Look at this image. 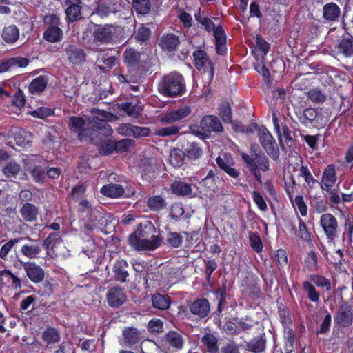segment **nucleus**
I'll use <instances>...</instances> for the list:
<instances>
[{"instance_id":"nucleus-9","label":"nucleus","mask_w":353,"mask_h":353,"mask_svg":"<svg viewBox=\"0 0 353 353\" xmlns=\"http://www.w3.org/2000/svg\"><path fill=\"white\" fill-rule=\"evenodd\" d=\"M334 321L343 327L351 325L353 322V306L347 303L341 305L334 316Z\"/></svg>"},{"instance_id":"nucleus-16","label":"nucleus","mask_w":353,"mask_h":353,"mask_svg":"<svg viewBox=\"0 0 353 353\" xmlns=\"http://www.w3.org/2000/svg\"><path fill=\"white\" fill-rule=\"evenodd\" d=\"M65 51L68 61L73 64H81L85 61V53L83 49L70 45Z\"/></svg>"},{"instance_id":"nucleus-6","label":"nucleus","mask_w":353,"mask_h":353,"mask_svg":"<svg viewBox=\"0 0 353 353\" xmlns=\"http://www.w3.org/2000/svg\"><path fill=\"white\" fill-rule=\"evenodd\" d=\"M320 225L327 238L333 241L338 236V222L331 214H323L320 217Z\"/></svg>"},{"instance_id":"nucleus-22","label":"nucleus","mask_w":353,"mask_h":353,"mask_svg":"<svg viewBox=\"0 0 353 353\" xmlns=\"http://www.w3.org/2000/svg\"><path fill=\"white\" fill-rule=\"evenodd\" d=\"M336 172L333 165H329L324 170L322 177V188L328 190L335 183Z\"/></svg>"},{"instance_id":"nucleus-25","label":"nucleus","mask_w":353,"mask_h":353,"mask_svg":"<svg viewBox=\"0 0 353 353\" xmlns=\"http://www.w3.org/2000/svg\"><path fill=\"white\" fill-rule=\"evenodd\" d=\"M63 36V31L58 26H50L43 33V38L50 43L60 41Z\"/></svg>"},{"instance_id":"nucleus-24","label":"nucleus","mask_w":353,"mask_h":353,"mask_svg":"<svg viewBox=\"0 0 353 353\" xmlns=\"http://www.w3.org/2000/svg\"><path fill=\"white\" fill-rule=\"evenodd\" d=\"M101 193L108 197L118 198L123 196L125 192L124 188L119 184L110 183L103 185L100 190Z\"/></svg>"},{"instance_id":"nucleus-53","label":"nucleus","mask_w":353,"mask_h":353,"mask_svg":"<svg viewBox=\"0 0 353 353\" xmlns=\"http://www.w3.org/2000/svg\"><path fill=\"white\" fill-rule=\"evenodd\" d=\"M0 276H9L12 280V286L15 290H19L21 288V280L14 275L10 270H3L0 271Z\"/></svg>"},{"instance_id":"nucleus-35","label":"nucleus","mask_w":353,"mask_h":353,"mask_svg":"<svg viewBox=\"0 0 353 353\" xmlns=\"http://www.w3.org/2000/svg\"><path fill=\"white\" fill-rule=\"evenodd\" d=\"M152 302L154 308L161 310L168 309L170 305V298L159 293L152 296Z\"/></svg>"},{"instance_id":"nucleus-37","label":"nucleus","mask_w":353,"mask_h":353,"mask_svg":"<svg viewBox=\"0 0 353 353\" xmlns=\"http://www.w3.org/2000/svg\"><path fill=\"white\" fill-rule=\"evenodd\" d=\"M248 350L254 353L262 352L265 347V339L264 336L254 338L247 344Z\"/></svg>"},{"instance_id":"nucleus-45","label":"nucleus","mask_w":353,"mask_h":353,"mask_svg":"<svg viewBox=\"0 0 353 353\" xmlns=\"http://www.w3.org/2000/svg\"><path fill=\"white\" fill-rule=\"evenodd\" d=\"M299 176L303 177L305 181L310 188H312L314 185L317 183L315 179L313 177L311 172L307 166L302 165L299 169Z\"/></svg>"},{"instance_id":"nucleus-4","label":"nucleus","mask_w":353,"mask_h":353,"mask_svg":"<svg viewBox=\"0 0 353 353\" xmlns=\"http://www.w3.org/2000/svg\"><path fill=\"white\" fill-rule=\"evenodd\" d=\"M258 137L259 142L267 153L273 159H277L279 157L278 146L268 129L264 127L258 128Z\"/></svg>"},{"instance_id":"nucleus-62","label":"nucleus","mask_w":353,"mask_h":353,"mask_svg":"<svg viewBox=\"0 0 353 353\" xmlns=\"http://www.w3.org/2000/svg\"><path fill=\"white\" fill-rule=\"evenodd\" d=\"M54 114V110L47 108H40L32 112V115L34 117L45 119Z\"/></svg>"},{"instance_id":"nucleus-3","label":"nucleus","mask_w":353,"mask_h":353,"mask_svg":"<svg viewBox=\"0 0 353 353\" xmlns=\"http://www.w3.org/2000/svg\"><path fill=\"white\" fill-rule=\"evenodd\" d=\"M130 245L137 251H150L158 248L162 239L159 236H152V239H144L134 233L130 234L128 239Z\"/></svg>"},{"instance_id":"nucleus-34","label":"nucleus","mask_w":353,"mask_h":353,"mask_svg":"<svg viewBox=\"0 0 353 353\" xmlns=\"http://www.w3.org/2000/svg\"><path fill=\"white\" fill-rule=\"evenodd\" d=\"M14 141L17 145L21 147L30 145L32 134L30 132L22 130H16L14 132Z\"/></svg>"},{"instance_id":"nucleus-48","label":"nucleus","mask_w":353,"mask_h":353,"mask_svg":"<svg viewBox=\"0 0 353 353\" xmlns=\"http://www.w3.org/2000/svg\"><path fill=\"white\" fill-rule=\"evenodd\" d=\"M304 291L307 293L309 299L312 302H318L320 294L310 282L305 281L303 283Z\"/></svg>"},{"instance_id":"nucleus-50","label":"nucleus","mask_w":353,"mask_h":353,"mask_svg":"<svg viewBox=\"0 0 353 353\" xmlns=\"http://www.w3.org/2000/svg\"><path fill=\"white\" fill-rule=\"evenodd\" d=\"M121 109L126 112V114L133 118H137L141 112L139 106L132 104V103H126L121 105Z\"/></svg>"},{"instance_id":"nucleus-59","label":"nucleus","mask_w":353,"mask_h":353,"mask_svg":"<svg viewBox=\"0 0 353 353\" xmlns=\"http://www.w3.org/2000/svg\"><path fill=\"white\" fill-rule=\"evenodd\" d=\"M12 105L21 110L25 105V97L21 90H19L12 99Z\"/></svg>"},{"instance_id":"nucleus-11","label":"nucleus","mask_w":353,"mask_h":353,"mask_svg":"<svg viewBox=\"0 0 353 353\" xmlns=\"http://www.w3.org/2000/svg\"><path fill=\"white\" fill-rule=\"evenodd\" d=\"M126 294L121 288L114 287L108 291L107 301L110 306L119 307L126 301Z\"/></svg>"},{"instance_id":"nucleus-36","label":"nucleus","mask_w":353,"mask_h":353,"mask_svg":"<svg viewBox=\"0 0 353 353\" xmlns=\"http://www.w3.org/2000/svg\"><path fill=\"white\" fill-rule=\"evenodd\" d=\"M171 190L173 193L181 195L187 196L192 194L191 185L183 181H175L171 185Z\"/></svg>"},{"instance_id":"nucleus-39","label":"nucleus","mask_w":353,"mask_h":353,"mask_svg":"<svg viewBox=\"0 0 353 353\" xmlns=\"http://www.w3.org/2000/svg\"><path fill=\"white\" fill-rule=\"evenodd\" d=\"M185 152L179 148H174L170 152V163L174 168L181 167L183 164Z\"/></svg>"},{"instance_id":"nucleus-17","label":"nucleus","mask_w":353,"mask_h":353,"mask_svg":"<svg viewBox=\"0 0 353 353\" xmlns=\"http://www.w3.org/2000/svg\"><path fill=\"white\" fill-rule=\"evenodd\" d=\"M200 126L204 132H221L223 130L222 125L217 117L206 116L200 122Z\"/></svg>"},{"instance_id":"nucleus-18","label":"nucleus","mask_w":353,"mask_h":353,"mask_svg":"<svg viewBox=\"0 0 353 353\" xmlns=\"http://www.w3.org/2000/svg\"><path fill=\"white\" fill-rule=\"evenodd\" d=\"M19 213L25 221L32 222L37 219L39 208L34 204L26 202L19 210Z\"/></svg>"},{"instance_id":"nucleus-29","label":"nucleus","mask_w":353,"mask_h":353,"mask_svg":"<svg viewBox=\"0 0 353 353\" xmlns=\"http://www.w3.org/2000/svg\"><path fill=\"white\" fill-rule=\"evenodd\" d=\"M41 249L39 245L34 243H26L21 246V253L30 259H37Z\"/></svg>"},{"instance_id":"nucleus-5","label":"nucleus","mask_w":353,"mask_h":353,"mask_svg":"<svg viewBox=\"0 0 353 353\" xmlns=\"http://www.w3.org/2000/svg\"><path fill=\"white\" fill-rule=\"evenodd\" d=\"M193 56L197 69H203V74L208 79V81H212L214 74V69L212 63L206 57V53L204 51L199 50L194 52Z\"/></svg>"},{"instance_id":"nucleus-47","label":"nucleus","mask_w":353,"mask_h":353,"mask_svg":"<svg viewBox=\"0 0 353 353\" xmlns=\"http://www.w3.org/2000/svg\"><path fill=\"white\" fill-rule=\"evenodd\" d=\"M125 61L130 65H136L140 60V53L134 49L130 48L124 53Z\"/></svg>"},{"instance_id":"nucleus-31","label":"nucleus","mask_w":353,"mask_h":353,"mask_svg":"<svg viewBox=\"0 0 353 353\" xmlns=\"http://www.w3.org/2000/svg\"><path fill=\"white\" fill-rule=\"evenodd\" d=\"M338 52L349 57L353 55V39L344 38L341 39L336 47Z\"/></svg>"},{"instance_id":"nucleus-15","label":"nucleus","mask_w":353,"mask_h":353,"mask_svg":"<svg viewBox=\"0 0 353 353\" xmlns=\"http://www.w3.org/2000/svg\"><path fill=\"white\" fill-rule=\"evenodd\" d=\"M29 60L23 57H12L0 62V73L17 68L18 67H26Z\"/></svg>"},{"instance_id":"nucleus-12","label":"nucleus","mask_w":353,"mask_h":353,"mask_svg":"<svg viewBox=\"0 0 353 353\" xmlns=\"http://www.w3.org/2000/svg\"><path fill=\"white\" fill-rule=\"evenodd\" d=\"M189 307L191 313L199 319L206 317L210 313V304L206 299H199L194 301Z\"/></svg>"},{"instance_id":"nucleus-51","label":"nucleus","mask_w":353,"mask_h":353,"mask_svg":"<svg viewBox=\"0 0 353 353\" xmlns=\"http://www.w3.org/2000/svg\"><path fill=\"white\" fill-rule=\"evenodd\" d=\"M61 239L57 233H51L43 242V247L47 250L48 253L49 250H53L54 248L59 244Z\"/></svg>"},{"instance_id":"nucleus-40","label":"nucleus","mask_w":353,"mask_h":353,"mask_svg":"<svg viewBox=\"0 0 353 353\" xmlns=\"http://www.w3.org/2000/svg\"><path fill=\"white\" fill-rule=\"evenodd\" d=\"M185 156L190 160L199 159L203 154L202 148L196 143H190L185 150Z\"/></svg>"},{"instance_id":"nucleus-1","label":"nucleus","mask_w":353,"mask_h":353,"mask_svg":"<svg viewBox=\"0 0 353 353\" xmlns=\"http://www.w3.org/2000/svg\"><path fill=\"white\" fill-rule=\"evenodd\" d=\"M159 91L166 97H175L183 94L185 90L183 77L177 72L164 76L159 84Z\"/></svg>"},{"instance_id":"nucleus-55","label":"nucleus","mask_w":353,"mask_h":353,"mask_svg":"<svg viewBox=\"0 0 353 353\" xmlns=\"http://www.w3.org/2000/svg\"><path fill=\"white\" fill-rule=\"evenodd\" d=\"M29 171L35 182L41 183L44 181L46 178V172L42 168L35 166L30 169Z\"/></svg>"},{"instance_id":"nucleus-58","label":"nucleus","mask_w":353,"mask_h":353,"mask_svg":"<svg viewBox=\"0 0 353 353\" xmlns=\"http://www.w3.org/2000/svg\"><path fill=\"white\" fill-rule=\"evenodd\" d=\"M312 281L319 287H325L326 290L331 288V283L327 279L318 275H312L310 276Z\"/></svg>"},{"instance_id":"nucleus-49","label":"nucleus","mask_w":353,"mask_h":353,"mask_svg":"<svg viewBox=\"0 0 353 353\" xmlns=\"http://www.w3.org/2000/svg\"><path fill=\"white\" fill-rule=\"evenodd\" d=\"M219 116L225 123L232 122L231 108L228 102H223L219 108Z\"/></svg>"},{"instance_id":"nucleus-60","label":"nucleus","mask_w":353,"mask_h":353,"mask_svg":"<svg viewBox=\"0 0 353 353\" xmlns=\"http://www.w3.org/2000/svg\"><path fill=\"white\" fill-rule=\"evenodd\" d=\"M150 30L148 28L145 26L139 27L135 33L136 38L141 41H146L150 38Z\"/></svg>"},{"instance_id":"nucleus-8","label":"nucleus","mask_w":353,"mask_h":353,"mask_svg":"<svg viewBox=\"0 0 353 353\" xmlns=\"http://www.w3.org/2000/svg\"><path fill=\"white\" fill-rule=\"evenodd\" d=\"M116 28L110 25L99 26L93 32V40L99 44H108L111 43L114 37Z\"/></svg>"},{"instance_id":"nucleus-28","label":"nucleus","mask_w":353,"mask_h":353,"mask_svg":"<svg viewBox=\"0 0 353 353\" xmlns=\"http://www.w3.org/2000/svg\"><path fill=\"white\" fill-rule=\"evenodd\" d=\"M68 7L65 10V14L68 21H75L81 18V6L79 2L72 3L70 0L66 1Z\"/></svg>"},{"instance_id":"nucleus-20","label":"nucleus","mask_w":353,"mask_h":353,"mask_svg":"<svg viewBox=\"0 0 353 353\" xmlns=\"http://www.w3.org/2000/svg\"><path fill=\"white\" fill-rule=\"evenodd\" d=\"M341 14V9L334 3H328L323 8V17L327 21H336Z\"/></svg>"},{"instance_id":"nucleus-10","label":"nucleus","mask_w":353,"mask_h":353,"mask_svg":"<svg viewBox=\"0 0 353 353\" xmlns=\"http://www.w3.org/2000/svg\"><path fill=\"white\" fill-rule=\"evenodd\" d=\"M191 113V108L189 106H183L179 109L167 112L164 114L161 121L164 123H171L179 121Z\"/></svg>"},{"instance_id":"nucleus-56","label":"nucleus","mask_w":353,"mask_h":353,"mask_svg":"<svg viewBox=\"0 0 353 353\" xmlns=\"http://www.w3.org/2000/svg\"><path fill=\"white\" fill-rule=\"evenodd\" d=\"M307 97L314 103H322L325 101L326 99L325 95L316 89L310 90L307 92Z\"/></svg>"},{"instance_id":"nucleus-14","label":"nucleus","mask_w":353,"mask_h":353,"mask_svg":"<svg viewBox=\"0 0 353 353\" xmlns=\"http://www.w3.org/2000/svg\"><path fill=\"white\" fill-rule=\"evenodd\" d=\"M163 341L176 350L182 349L185 343L183 333L177 331H170L164 336Z\"/></svg>"},{"instance_id":"nucleus-19","label":"nucleus","mask_w":353,"mask_h":353,"mask_svg":"<svg viewBox=\"0 0 353 353\" xmlns=\"http://www.w3.org/2000/svg\"><path fill=\"white\" fill-rule=\"evenodd\" d=\"M69 126L71 130L78 132L80 139H82L87 127L90 128L88 120L85 121L80 117H71L69 119Z\"/></svg>"},{"instance_id":"nucleus-33","label":"nucleus","mask_w":353,"mask_h":353,"mask_svg":"<svg viewBox=\"0 0 353 353\" xmlns=\"http://www.w3.org/2000/svg\"><path fill=\"white\" fill-rule=\"evenodd\" d=\"M47 83L46 77L39 76L31 82L29 85V90L32 94H39L46 89Z\"/></svg>"},{"instance_id":"nucleus-30","label":"nucleus","mask_w":353,"mask_h":353,"mask_svg":"<svg viewBox=\"0 0 353 353\" xmlns=\"http://www.w3.org/2000/svg\"><path fill=\"white\" fill-rule=\"evenodd\" d=\"M128 264L124 260H118L116 261L113 271L115 274L117 280L122 282L125 281L126 278L128 276L127 271Z\"/></svg>"},{"instance_id":"nucleus-52","label":"nucleus","mask_w":353,"mask_h":353,"mask_svg":"<svg viewBox=\"0 0 353 353\" xmlns=\"http://www.w3.org/2000/svg\"><path fill=\"white\" fill-rule=\"evenodd\" d=\"M21 170V167L15 162H10L3 168V173L7 177L15 176Z\"/></svg>"},{"instance_id":"nucleus-57","label":"nucleus","mask_w":353,"mask_h":353,"mask_svg":"<svg viewBox=\"0 0 353 353\" xmlns=\"http://www.w3.org/2000/svg\"><path fill=\"white\" fill-rule=\"evenodd\" d=\"M148 328L150 332L161 333L163 331V323L161 320L154 319L149 321Z\"/></svg>"},{"instance_id":"nucleus-46","label":"nucleus","mask_w":353,"mask_h":353,"mask_svg":"<svg viewBox=\"0 0 353 353\" xmlns=\"http://www.w3.org/2000/svg\"><path fill=\"white\" fill-rule=\"evenodd\" d=\"M183 236L177 232H169L167 234L166 241L168 244L174 248H178L181 246L183 243Z\"/></svg>"},{"instance_id":"nucleus-43","label":"nucleus","mask_w":353,"mask_h":353,"mask_svg":"<svg viewBox=\"0 0 353 353\" xmlns=\"http://www.w3.org/2000/svg\"><path fill=\"white\" fill-rule=\"evenodd\" d=\"M43 339L48 344L58 343L60 340V333L54 327H48L43 332Z\"/></svg>"},{"instance_id":"nucleus-64","label":"nucleus","mask_w":353,"mask_h":353,"mask_svg":"<svg viewBox=\"0 0 353 353\" xmlns=\"http://www.w3.org/2000/svg\"><path fill=\"white\" fill-rule=\"evenodd\" d=\"M299 232L301 239L305 241H310V234L301 219H299Z\"/></svg>"},{"instance_id":"nucleus-41","label":"nucleus","mask_w":353,"mask_h":353,"mask_svg":"<svg viewBox=\"0 0 353 353\" xmlns=\"http://www.w3.org/2000/svg\"><path fill=\"white\" fill-rule=\"evenodd\" d=\"M124 342L129 345H134L140 340L139 331L135 328L128 327L123 332Z\"/></svg>"},{"instance_id":"nucleus-7","label":"nucleus","mask_w":353,"mask_h":353,"mask_svg":"<svg viewBox=\"0 0 353 353\" xmlns=\"http://www.w3.org/2000/svg\"><path fill=\"white\" fill-rule=\"evenodd\" d=\"M27 277L34 283H40L45 279V270L34 261L21 262Z\"/></svg>"},{"instance_id":"nucleus-23","label":"nucleus","mask_w":353,"mask_h":353,"mask_svg":"<svg viewBox=\"0 0 353 353\" xmlns=\"http://www.w3.org/2000/svg\"><path fill=\"white\" fill-rule=\"evenodd\" d=\"M19 30L15 25H9L2 30L1 37L7 43H14L19 39Z\"/></svg>"},{"instance_id":"nucleus-44","label":"nucleus","mask_w":353,"mask_h":353,"mask_svg":"<svg viewBox=\"0 0 353 353\" xmlns=\"http://www.w3.org/2000/svg\"><path fill=\"white\" fill-rule=\"evenodd\" d=\"M202 342L207 347L208 351L210 353L217 352L219 348L216 338L211 334H206L202 337Z\"/></svg>"},{"instance_id":"nucleus-42","label":"nucleus","mask_w":353,"mask_h":353,"mask_svg":"<svg viewBox=\"0 0 353 353\" xmlns=\"http://www.w3.org/2000/svg\"><path fill=\"white\" fill-rule=\"evenodd\" d=\"M132 6L137 14L145 15L150 10L151 2L150 0H133Z\"/></svg>"},{"instance_id":"nucleus-26","label":"nucleus","mask_w":353,"mask_h":353,"mask_svg":"<svg viewBox=\"0 0 353 353\" xmlns=\"http://www.w3.org/2000/svg\"><path fill=\"white\" fill-rule=\"evenodd\" d=\"M156 232L155 227L150 222H145L144 223H140L138 225L136 230L133 232L137 235L139 236L141 239H152V236H156L154 234Z\"/></svg>"},{"instance_id":"nucleus-13","label":"nucleus","mask_w":353,"mask_h":353,"mask_svg":"<svg viewBox=\"0 0 353 353\" xmlns=\"http://www.w3.org/2000/svg\"><path fill=\"white\" fill-rule=\"evenodd\" d=\"M216 161L218 166L229 176L233 178L239 177V172L234 168V161L230 155L219 157Z\"/></svg>"},{"instance_id":"nucleus-27","label":"nucleus","mask_w":353,"mask_h":353,"mask_svg":"<svg viewBox=\"0 0 353 353\" xmlns=\"http://www.w3.org/2000/svg\"><path fill=\"white\" fill-rule=\"evenodd\" d=\"M20 239H13L3 244L0 248V259L4 262H11L13 256L11 254L12 250Z\"/></svg>"},{"instance_id":"nucleus-54","label":"nucleus","mask_w":353,"mask_h":353,"mask_svg":"<svg viewBox=\"0 0 353 353\" xmlns=\"http://www.w3.org/2000/svg\"><path fill=\"white\" fill-rule=\"evenodd\" d=\"M179 127L171 125L159 128L155 131V134L161 137H168L177 134L179 132Z\"/></svg>"},{"instance_id":"nucleus-61","label":"nucleus","mask_w":353,"mask_h":353,"mask_svg":"<svg viewBox=\"0 0 353 353\" xmlns=\"http://www.w3.org/2000/svg\"><path fill=\"white\" fill-rule=\"evenodd\" d=\"M252 196L254 203L261 210L265 211L267 210V204L263 197L258 192L253 191Z\"/></svg>"},{"instance_id":"nucleus-2","label":"nucleus","mask_w":353,"mask_h":353,"mask_svg":"<svg viewBox=\"0 0 353 353\" xmlns=\"http://www.w3.org/2000/svg\"><path fill=\"white\" fill-rule=\"evenodd\" d=\"M112 117V114L108 112L99 109H92L91 116L88 118V125H90V128L99 130L105 136H110L112 133V129L105 121H110Z\"/></svg>"},{"instance_id":"nucleus-21","label":"nucleus","mask_w":353,"mask_h":353,"mask_svg":"<svg viewBox=\"0 0 353 353\" xmlns=\"http://www.w3.org/2000/svg\"><path fill=\"white\" fill-rule=\"evenodd\" d=\"M180 43L179 37L174 34H167L161 37L159 41V45L161 48L168 52L176 50Z\"/></svg>"},{"instance_id":"nucleus-32","label":"nucleus","mask_w":353,"mask_h":353,"mask_svg":"<svg viewBox=\"0 0 353 353\" xmlns=\"http://www.w3.org/2000/svg\"><path fill=\"white\" fill-rule=\"evenodd\" d=\"M318 115L317 111L314 108H309L300 112L298 117L299 120L301 123L305 125L312 124V123L316 119Z\"/></svg>"},{"instance_id":"nucleus-63","label":"nucleus","mask_w":353,"mask_h":353,"mask_svg":"<svg viewBox=\"0 0 353 353\" xmlns=\"http://www.w3.org/2000/svg\"><path fill=\"white\" fill-rule=\"evenodd\" d=\"M250 240L252 248L256 252H260L263 248L260 237L258 235L252 233L250 236Z\"/></svg>"},{"instance_id":"nucleus-38","label":"nucleus","mask_w":353,"mask_h":353,"mask_svg":"<svg viewBox=\"0 0 353 353\" xmlns=\"http://www.w3.org/2000/svg\"><path fill=\"white\" fill-rule=\"evenodd\" d=\"M147 205L153 211H160L165 209L167 205L165 200L159 195L149 197L147 201Z\"/></svg>"}]
</instances>
